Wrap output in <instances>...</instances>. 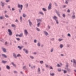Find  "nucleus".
I'll use <instances>...</instances> for the list:
<instances>
[{"label": "nucleus", "instance_id": "nucleus-1", "mask_svg": "<svg viewBox=\"0 0 76 76\" xmlns=\"http://www.w3.org/2000/svg\"><path fill=\"white\" fill-rule=\"evenodd\" d=\"M53 19L55 20L56 21V22L57 24H58V18L56 17V16H55L53 17Z\"/></svg>", "mask_w": 76, "mask_h": 76}, {"label": "nucleus", "instance_id": "nucleus-2", "mask_svg": "<svg viewBox=\"0 0 76 76\" xmlns=\"http://www.w3.org/2000/svg\"><path fill=\"white\" fill-rule=\"evenodd\" d=\"M8 31L9 32V35H10V36H12V32L11 30L10 29H8Z\"/></svg>", "mask_w": 76, "mask_h": 76}, {"label": "nucleus", "instance_id": "nucleus-3", "mask_svg": "<svg viewBox=\"0 0 76 76\" xmlns=\"http://www.w3.org/2000/svg\"><path fill=\"white\" fill-rule=\"evenodd\" d=\"M18 8H20L21 10H22L23 8V5L22 4L20 5L19 4H18Z\"/></svg>", "mask_w": 76, "mask_h": 76}, {"label": "nucleus", "instance_id": "nucleus-4", "mask_svg": "<svg viewBox=\"0 0 76 76\" xmlns=\"http://www.w3.org/2000/svg\"><path fill=\"white\" fill-rule=\"evenodd\" d=\"M28 22L29 24V25L30 26H31L32 25V22L31 21V20H28Z\"/></svg>", "mask_w": 76, "mask_h": 76}, {"label": "nucleus", "instance_id": "nucleus-5", "mask_svg": "<svg viewBox=\"0 0 76 76\" xmlns=\"http://www.w3.org/2000/svg\"><path fill=\"white\" fill-rule=\"evenodd\" d=\"M2 50L4 52V53H6V48L2 47Z\"/></svg>", "mask_w": 76, "mask_h": 76}, {"label": "nucleus", "instance_id": "nucleus-6", "mask_svg": "<svg viewBox=\"0 0 76 76\" xmlns=\"http://www.w3.org/2000/svg\"><path fill=\"white\" fill-rule=\"evenodd\" d=\"M51 9V3H50L48 7V9L50 10Z\"/></svg>", "mask_w": 76, "mask_h": 76}, {"label": "nucleus", "instance_id": "nucleus-7", "mask_svg": "<svg viewBox=\"0 0 76 76\" xmlns=\"http://www.w3.org/2000/svg\"><path fill=\"white\" fill-rule=\"evenodd\" d=\"M65 69H66V70H67V72H71V70L70 69H69L68 68H65Z\"/></svg>", "mask_w": 76, "mask_h": 76}, {"label": "nucleus", "instance_id": "nucleus-8", "mask_svg": "<svg viewBox=\"0 0 76 76\" xmlns=\"http://www.w3.org/2000/svg\"><path fill=\"white\" fill-rule=\"evenodd\" d=\"M37 23H39V22H42V20L41 19H37Z\"/></svg>", "mask_w": 76, "mask_h": 76}, {"label": "nucleus", "instance_id": "nucleus-9", "mask_svg": "<svg viewBox=\"0 0 76 76\" xmlns=\"http://www.w3.org/2000/svg\"><path fill=\"white\" fill-rule=\"evenodd\" d=\"M56 12L57 13V14L58 15V16H60V13H59V12H58V11H57V10H56Z\"/></svg>", "mask_w": 76, "mask_h": 76}, {"label": "nucleus", "instance_id": "nucleus-10", "mask_svg": "<svg viewBox=\"0 0 76 76\" xmlns=\"http://www.w3.org/2000/svg\"><path fill=\"white\" fill-rule=\"evenodd\" d=\"M43 32H44V34H45V35H46V36H47V35H48V33H47V32L46 31H44Z\"/></svg>", "mask_w": 76, "mask_h": 76}, {"label": "nucleus", "instance_id": "nucleus-11", "mask_svg": "<svg viewBox=\"0 0 76 76\" xmlns=\"http://www.w3.org/2000/svg\"><path fill=\"white\" fill-rule=\"evenodd\" d=\"M23 46L20 47V46H18V48H19L20 50H22V49L23 48Z\"/></svg>", "mask_w": 76, "mask_h": 76}, {"label": "nucleus", "instance_id": "nucleus-12", "mask_svg": "<svg viewBox=\"0 0 76 76\" xmlns=\"http://www.w3.org/2000/svg\"><path fill=\"white\" fill-rule=\"evenodd\" d=\"M73 63L74 64H75V65H76V60H75V59H73ZM74 64H73V66H74Z\"/></svg>", "mask_w": 76, "mask_h": 76}, {"label": "nucleus", "instance_id": "nucleus-13", "mask_svg": "<svg viewBox=\"0 0 76 76\" xmlns=\"http://www.w3.org/2000/svg\"><path fill=\"white\" fill-rule=\"evenodd\" d=\"M38 73L39 74H40L41 73V70L39 68H38Z\"/></svg>", "mask_w": 76, "mask_h": 76}, {"label": "nucleus", "instance_id": "nucleus-14", "mask_svg": "<svg viewBox=\"0 0 76 76\" xmlns=\"http://www.w3.org/2000/svg\"><path fill=\"white\" fill-rule=\"evenodd\" d=\"M2 56L3 57H4V58H7V56L4 54H2Z\"/></svg>", "mask_w": 76, "mask_h": 76}, {"label": "nucleus", "instance_id": "nucleus-15", "mask_svg": "<svg viewBox=\"0 0 76 76\" xmlns=\"http://www.w3.org/2000/svg\"><path fill=\"white\" fill-rule=\"evenodd\" d=\"M7 61H2V63H4V64H5V63H7Z\"/></svg>", "mask_w": 76, "mask_h": 76}, {"label": "nucleus", "instance_id": "nucleus-16", "mask_svg": "<svg viewBox=\"0 0 76 76\" xmlns=\"http://www.w3.org/2000/svg\"><path fill=\"white\" fill-rule=\"evenodd\" d=\"M6 68H7V69H8V70H9L10 69V66L8 65H7L6 66Z\"/></svg>", "mask_w": 76, "mask_h": 76}, {"label": "nucleus", "instance_id": "nucleus-17", "mask_svg": "<svg viewBox=\"0 0 76 76\" xmlns=\"http://www.w3.org/2000/svg\"><path fill=\"white\" fill-rule=\"evenodd\" d=\"M24 32L26 35H27V34H28V31H27V30H25Z\"/></svg>", "mask_w": 76, "mask_h": 76}, {"label": "nucleus", "instance_id": "nucleus-18", "mask_svg": "<svg viewBox=\"0 0 76 76\" xmlns=\"http://www.w3.org/2000/svg\"><path fill=\"white\" fill-rule=\"evenodd\" d=\"M13 56L15 57V58H16L17 57V56H16V54L15 53H13Z\"/></svg>", "mask_w": 76, "mask_h": 76}, {"label": "nucleus", "instance_id": "nucleus-19", "mask_svg": "<svg viewBox=\"0 0 76 76\" xmlns=\"http://www.w3.org/2000/svg\"><path fill=\"white\" fill-rule=\"evenodd\" d=\"M1 3L2 4L1 6H2V7H3V6H4V3H3V2H2V1H1Z\"/></svg>", "mask_w": 76, "mask_h": 76}, {"label": "nucleus", "instance_id": "nucleus-20", "mask_svg": "<svg viewBox=\"0 0 76 76\" xmlns=\"http://www.w3.org/2000/svg\"><path fill=\"white\" fill-rule=\"evenodd\" d=\"M72 18L73 19H75V15H73L72 16Z\"/></svg>", "mask_w": 76, "mask_h": 76}, {"label": "nucleus", "instance_id": "nucleus-21", "mask_svg": "<svg viewBox=\"0 0 76 76\" xmlns=\"http://www.w3.org/2000/svg\"><path fill=\"white\" fill-rule=\"evenodd\" d=\"M23 69L26 70V69H27V68H26V66H23Z\"/></svg>", "mask_w": 76, "mask_h": 76}, {"label": "nucleus", "instance_id": "nucleus-22", "mask_svg": "<svg viewBox=\"0 0 76 76\" xmlns=\"http://www.w3.org/2000/svg\"><path fill=\"white\" fill-rule=\"evenodd\" d=\"M22 35H23V34H21L20 35H18V37H22Z\"/></svg>", "mask_w": 76, "mask_h": 76}, {"label": "nucleus", "instance_id": "nucleus-23", "mask_svg": "<svg viewBox=\"0 0 76 76\" xmlns=\"http://www.w3.org/2000/svg\"><path fill=\"white\" fill-rule=\"evenodd\" d=\"M41 23V22L38 23L37 24V26L38 27H39V25H40V24Z\"/></svg>", "mask_w": 76, "mask_h": 76}, {"label": "nucleus", "instance_id": "nucleus-24", "mask_svg": "<svg viewBox=\"0 0 76 76\" xmlns=\"http://www.w3.org/2000/svg\"><path fill=\"white\" fill-rule=\"evenodd\" d=\"M39 14H40V15H44V13L41 12H39Z\"/></svg>", "mask_w": 76, "mask_h": 76}, {"label": "nucleus", "instance_id": "nucleus-25", "mask_svg": "<svg viewBox=\"0 0 76 76\" xmlns=\"http://www.w3.org/2000/svg\"><path fill=\"white\" fill-rule=\"evenodd\" d=\"M12 27H13V28H16V26L14 24H12Z\"/></svg>", "mask_w": 76, "mask_h": 76}, {"label": "nucleus", "instance_id": "nucleus-26", "mask_svg": "<svg viewBox=\"0 0 76 76\" xmlns=\"http://www.w3.org/2000/svg\"><path fill=\"white\" fill-rule=\"evenodd\" d=\"M66 67L67 68H68V67H69V64L68 63H66Z\"/></svg>", "mask_w": 76, "mask_h": 76}, {"label": "nucleus", "instance_id": "nucleus-27", "mask_svg": "<svg viewBox=\"0 0 76 76\" xmlns=\"http://www.w3.org/2000/svg\"><path fill=\"white\" fill-rule=\"evenodd\" d=\"M14 66V67H15L16 66V65L14 64L13 62L11 63Z\"/></svg>", "mask_w": 76, "mask_h": 76}, {"label": "nucleus", "instance_id": "nucleus-28", "mask_svg": "<svg viewBox=\"0 0 76 76\" xmlns=\"http://www.w3.org/2000/svg\"><path fill=\"white\" fill-rule=\"evenodd\" d=\"M63 47V45H62L61 44L60 45V48H62Z\"/></svg>", "mask_w": 76, "mask_h": 76}, {"label": "nucleus", "instance_id": "nucleus-29", "mask_svg": "<svg viewBox=\"0 0 76 76\" xmlns=\"http://www.w3.org/2000/svg\"><path fill=\"white\" fill-rule=\"evenodd\" d=\"M23 18H25L26 17V15L25 14H23Z\"/></svg>", "mask_w": 76, "mask_h": 76}, {"label": "nucleus", "instance_id": "nucleus-30", "mask_svg": "<svg viewBox=\"0 0 76 76\" xmlns=\"http://www.w3.org/2000/svg\"><path fill=\"white\" fill-rule=\"evenodd\" d=\"M40 64H43V63H44V61H40Z\"/></svg>", "mask_w": 76, "mask_h": 76}, {"label": "nucleus", "instance_id": "nucleus-31", "mask_svg": "<svg viewBox=\"0 0 76 76\" xmlns=\"http://www.w3.org/2000/svg\"><path fill=\"white\" fill-rule=\"evenodd\" d=\"M58 71H59V72H60L61 71V69H58Z\"/></svg>", "mask_w": 76, "mask_h": 76}, {"label": "nucleus", "instance_id": "nucleus-32", "mask_svg": "<svg viewBox=\"0 0 76 76\" xmlns=\"http://www.w3.org/2000/svg\"><path fill=\"white\" fill-rule=\"evenodd\" d=\"M42 10H43V11H47V10H46V9H45V8H43Z\"/></svg>", "mask_w": 76, "mask_h": 76}, {"label": "nucleus", "instance_id": "nucleus-33", "mask_svg": "<svg viewBox=\"0 0 76 76\" xmlns=\"http://www.w3.org/2000/svg\"><path fill=\"white\" fill-rule=\"evenodd\" d=\"M4 18H3V17L2 16L0 17V19H1V20L3 19Z\"/></svg>", "mask_w": 76, "mask_h": 76}, {"label": "nucleus", "instance_id": "nucleus-34", "mask_svg": "<svg viewBox=\"0 0 76 76\" xmlns=\"http://www.w3.org/2000/svg\"><path fill=\"white\" fill-rule=\"evenodd\" d=\"M50 75L51 76H53L54 75V73H53L52 74H50Z\"/></svg>", "mask_w": 76, "mask_h": 76}, {"label": "nucleus", "instance_id": "nucleus-35", "mask_svg": "<svg viewBox=\"0 0 76 76\" xmlns=\"http://www.w3.org/2000/svg\"><path fill=\"white\" fill-rule=\"evenodd\" d=\"M30 58H32V59H34V58L33 56H30Z\"/></svg>", "mask_w": 76, "mask_h": 76}, {"label": "nucleus", "instance_id": "nucleus-36", "mask_svg": "<svg viewBox=\"0 0 76 76\" xmlns=\"http://www.w3.org/2000/svg\"><path fill=\"white\" fill-rule=\"evenodd\" d=\"M37 45H38V47H40V43H39L38 42L37 43Z\"/></svg>", "mask_w": 76, "mask_h": 76}, {"label": "nucleus", "instance_id": "nucleus-37", "mask_svg": "<svg viewBox=\"0 0 76 76\" xmlns=\"http://www.w3.org/2000/svg\"><path fill=\"white\" fill-rule=\"evenodd\" d=\"M63 18H65V17H66V15H65V14H63V15H62Z\"/></svg>", "mask_w": 76, "mask_h": 76}, {"label": "nucleus", "instance_id": "nucleus-38", "mask_svg": "<svg viewBox=\"0 0 76 76\" xmlns=\"http://www.w3.org/2000/svg\"><path fill=\"white\" fill-rule=\"evenodd\" d=\"M25 53H26V54H28V50H26Z\"/></svg>", "mask_w": 76, "mask_h": 76}, {"label": "nucleus", "instance_id": "nucleus-39", "mask_svg": "<svg viewBox=\"0 0 76 76\" xmlns=\"http://www.w3.org/2000/svg\"><path fill=\"white\" fill-rule=\"evenodd\" d=\"M67 36H68V37H71V35H70V34H68Z\"/></svg>", "mask_w": 76, "mask_h": 76}, {"label": "nucleus", "instance_id": "nucleus-40", "mask_svg": "<svg viewBox=\"0 0 76 76\" xmlns=\"http://www.w3.org/2000/svg\"><path fill=\"white\" fill-rule=\"evenodd\" d=\"M5 17L6 18H9V16H8V15H5Z\"/></svg>", "mask_w": 76, "mask_h": 76}, {"label": "nucleus", "instance_id": "nucleus-41", "mask_svg": "<svg viewBox=\"0 0 76 76\" xmlns=\"http://www.w3.org/2000/svg\"><path fill=\"white\" fill-rule=\"evenodd\" d=\"M64 73H67V71L64 70Z\"/></svg>", "mask_w": 76, "mask_h": 76}, {"label": "nucleus", "instance_id": "nucleus-42", "mask_svg": "<svg viewBox=\"0 0 76 76\" xmlns=\"http://www.w3.org/2000/svg\"><path fill=\"white\" fill-rule=\"evenodd\" d=\"M36 29H37V31H40L39 29V28H36Z\"/></svg>", "mask_w": 76, "mask_h": 76}, {"label": "nucleus", "instance_id": "nucleus-43", "mask_svg": "<svg viewBox=\"0 0 76 76\" xmlns=\"http://www.w3.org/2000/svg\"><path fill=\"white\" fill-rule=\"evenodd\" d=\"M20 20H22V16H20Z\"/></svg>", "mask_w": 76, "mask_h": 76}, {"label": "nucleus", "instance_id": "nucleus-44", "mask_svg": "<svg viewBox=\"0 0 76 76\" xmlns=\"http://www.w3.org/2000/svg\"><path fill=\"white\" fill-rule=\"evenodd\" d=\"M21 56L20 55V54H18L17 55V57H20Z\"/></svg>", "mask_w": 76, "mask_h": 76}, {"label": "nucleus", "instance_id": "nucleus-45", "mask_svg": "<svg viewBox=\"0 0 76 76\" xmlns=\"http://www.w3.org/2000/svg\"><path fill=\"white\" fill-rule=\"evenodd\" d=\"M53 51V48H52L50 50V52L51 53H52Z\"/></svg>", "mask_w": 76, "mask_h": 76}, {"label": "nucleus", "instance_id": "nucleus-46", "mask_svg": "<svg viewBox=\"0 0 76 76\" xmlns=\"http://www.w3.org/2000/svg\"><path fill=\"white\" fill-rule=\"evenodd\" d=\"M50 69H53V67H52V66H50Z\"/></svg>", "mask_w": 76, "mask_h": 76}, {"label": "nucleus", "instance_id": "nucleus-47", "mask_svg": "<svg viewBox=\"0 0 76 76\" xmlns=\"http://www.w3.org/2000/svg\"><path fill=\"white\" fill-rule=\"evenodd\" d=\"M16 39L18 41H19L20 40V39L19 38H16Z\"/></svg>", "mask_w": 76, "mask_h": 76}, {"label": "nucleus", "instance_id": "nucleus-48", "mask_svg": "<svg viewBox=\"0 0 76 76\" xmlns=\"http://www.w3.org/2000/svg\"><path fill=\"white\" fill-rule=\"evenodd\" d=\"M21 10H21V9L19 10V12L20 13H21Z\"/></svg>", "mask_w": 76, "mask_h": 76}, {"label": "nucleus", "instance_id": "nucleus-49", "mask_svg": "<svg viewBox=\"0 0 76 76\" xmlns=\"http://www.w3.org/2000/svg\"><path fill=\"white\" fill-rule=\"evenodd\" d=\"M34 42H35V43H36L37 42V40L35 39L34 40Z\"/></svg>", "mask_w": 76, "mask_h": 76}, {"label": "nucleus", "instance_id": "nucleus-50", "mask_svg": "<svg viewBox=\"0 0 76 76\" xmlns=\"http://www.w3.org/2000/svg\"><path fill=\"white\" fill-rule=\"evenodd\" d=\"M10 0H6V3H8V2H9V1Z\"/></svg>", "mask_w": 76, "mask_h": 76}, {"label": "nucleus", "instance_id": "nucleus-51", "mask_svg": "<svg viewBox=\"0 0 76 76\" xmlns=\"http://www.w3.org/2000/svg\"><path fill=\"white\" fill-rule=\"evenodd\" d=\"M67 12H68V13H70V10L69 9H68V10L67 11Z\"/></svg>", "mask_w": 76, "mask_h": 76}, {"label": "nucleus", "instance_id": "nucleus-52", "mask_svg": "<svg viewBox=\"0 0 76 76\" xmlns=\"http://www.w3.org/2000/svg\"><path fill=\"white\" fill-rule=\"evenodd\" d=\"M65 3L66 4H68V2L67 1H66Z\"/></svg>", "mask_w": 76, "mask_h": 76}, {"label": "nucleus", "instance_id": "nucleus-53", "mask_svg": "<svg viewBox=\"0 0 76 76\" xmlns=\"http://www.w3.org/2000/svg\"><path fill=\"white\" fill-rule=\"evenodd\" d=\"M57 66H58V67H60L61 66H60V64H57Z\"/></svg>", "mask_w": 76, "mask_h": 76}, {"label": "nucleus", "instance_id": "nucleus-54", "mask_svg": "<svg viewBox=\"0 0 76 76\" xmlns=\"http://www.w3.org/2000/svg\"><path fill=\"white\" fill-rule=\"evenodd\" d=\"M66 5H64V6H63V8H65V7H66Z\"/></svg>", "mask_w": 76, "mask_h": 76}, {"label": "nucleus", "instance_id": "nucleus-55", "mask_svg": "<svg viewBox=\"0 0 76 76\" xmlns=\"http://www.w3.org/2000/svg\"><path fill=\"white\" fill-rule=\"evenodd\" d=\"M15 22H18V19H16Z\"/></svg>", "mask_w": 76, "mask_h": 76}, {"label": "nucleus", "instance_id": "nucleus-56", "mask_svg": "<svg viewBox=\"0 0 76 76\" xmlns=\"http://www.w3.org/2000/svg\"><path fill=\"white\" fill-rule=\"evenodd\" d=\"M7 42H6L5 43V45H7Z\"/></svg>", "mask_w": 76, "mask_h": 76}, {"label": "nucleus", "instance_id": "nucleus-57", "mask_svg": "<svg viewBox=\"0 0 76 76\" xmlns=\"http://www.w3.org/2000/svg\"><path fill=\"white\" fill-rule=\"evenodd\" d=\"M15 10V9H14L13 8H12V11H14V10Z\"/></svg>", "mask_w": 76, "mask_h": 76}, {"label": "nucleus", "instance_id": "nucleus-58", "mask_svg": "<svg viewBox=\"0 0 76 76\" xmlns=\"http://www.w3.org/2000/svg\"><path fill=\"white\" fill-rule=\"evenodd\" d=\"M62 40H63V39H58V41H61Z\"/></svg>", "mask_w": 76, "mask_h": 76}, {"label": "nucleus", "instance_id": "nucleus-59", "mask_svg": "<svg viewBox=\"0 0 76 76\" xmlns=\"http://www.w3.org/2000/svg\"><path fill=\"white\" fill-rule=\"evenodd\" d=\"M14 73H17V72L16 71H14Z\"/></svg>", "mask_w": 76, "mask_h": 76}, {"label": "nucleus", "instance_id": "nucleus-60", "mask_svg": "<svg viewBox=\"0 0 76 76\" xmlns=\"http://www.w3.org/2000/svg\"><path fill=\"white\" fill-rule=\"evenodd\" d=\"M26 7H28V4H26Z\"/></svg>", "mask_w": 76, "mask_h": 76}, {"label": "nucleus", "instance_id": "nucleus-61", "mask_svg": "<svg viewBox=\"0 0 76 76\" xmlns=\"http://www.w3.org/2000/svg\"><path fill=\"white\" fill-rule=\"evenodd\" d=\"M46 67H48V65H46Z\"/></svg>", "mask_w": 76, "mask_h": 76}, {"label": "nucleus", "instance_id": "nucleus-62", "mask_svg": "<svg viewBox=\"0 0 76 76\" xmlns=\"http://www.w3.org/2000/svg\"><path fill=\"white\" fill-rule=\"evenodd\" d=\"M69 46H70L69 45H67V47H69Z\"/></svg>", "mask_w": 76, "mask_h": 76}, {"label": "nucleus", "instance_id": "nucleus-63", "mask_svg": "<svg viewBox=\"0 0 76 76\" xmlns=\"http://www.w3.org/2000/svg\"><path fill=\"white\" fill-rule=\"evenodd\" d=\"M55 4L56 6H57V3H55Z\"/></svg>", "mask_w": 76, "mask_h": 76}, {"label": "nucleus", "instance_id": "nucleus-64", "mask_svg": "<svg viewBox=\"0 0 76 76\" xmlns=\"http://www.w3.org/2000/svg\"><path fill=\"white\" fill-rule=\"evenodd\" d=\"M61 56H64V55H63V54H61Z\"/></svg>", "mask_w": 76, "mask_h": 76}]
</instances>
